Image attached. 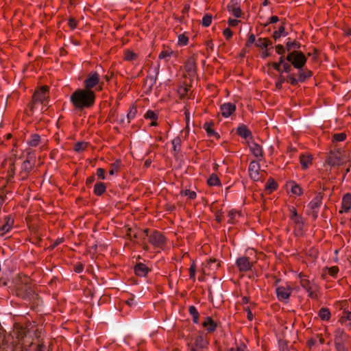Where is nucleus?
Returning a JSON list of instances; mask_svg holds the SVG:
<instances>
[{"mask_svg":"<svg viewBox=\"0 0 351 351\" xmlns=\"http://www.w3.org/2000/svg\"><path fill=\"white\" fill-rule=\"evenodd\" d=\"M96 95L94 90L84 88L75 90L70 97V101L74 108L77 110L88 109L94 106Z\"/></svg>","mask_w":351,"mask_h":351,"instance_id":"1","label":"nucleus"},{"mask_svg":"<svg viewBox=\"0 0 351 351\" xmlns=\"http://www.w3.org/2000/svg\"><path fill=\"white\" fill-rule=\"evenodd\" d=\"M103 82L100 81L99 75L97 72L90 73L84 81V89L93 90L95 88L97 90H101Z\"/></svg>","mask_w":351,"mask_h":351,"instance_id":"2","label":"nucleus"},{"mask_svg":"<svg viewBox=\"0 0 351 351\" xmlns=\"http://www.w3.org/2000/svg\"><path fill=\"white\" fill-rule=\"evenodd\" d=\"M287 60L290 62L294 68L300 69L305 65L307 59L302 52L293 51L288 54Z\"/></svg>","mask_w":351,"mask_h":351,"instance_id":"3","label":"nucleus"},{"mask_svg":"<svg viewBox=\"0 0 351 351\" xmlns=\"http://www.w3.org/2000/svg\"><path fill=\"white\" fill-rule=\"evenodd\" d=\"M300 283L303 289H304L310 298H316L317 297V285L312 281H310L305 275L300 274Z\"/></svg>","mask_w":351,"mask_h":351,"instance_id":"4","label":"nucleus"},{"mask_svg":"<svg viewBox=\"0 0 351 351\" xmlns=\"http://www.w3.org/2000/svg\"><path fill=\"white\" fill-rule=\"evenodd\" d=\"M149 230L145 229L144 233L149 237V242L155 247H162L166 242L165 237L158 231H153L149 235Z\"/></svg>","mask_w":351,"mask_h":351,"instance_id":"5","label":"nucleus"},{"mask_svg":"<svg viewBox=\"0 0 351 351\" xmlns=\"http://www.w3.org/2000/svg\"><path fill=\"white\" fill-rule=\"evenodd\" d=\"M292 292V288L288 284L278 286L276 289V296L280 301H286L289 299Z\"/></svg>","mask_w":351,"mask_h":351,"instance_id":"6","label":"nucleus"},{"mask_svg":"<svg viewBox=\"0 0 351 351\" xmlns=\"http://www.w3.org/2000/svg\"><path fill=\"white\" fill-rule=\"evenodd\" d=\"M249 175L254 181H258L262 176L258 161H252L248 168Z\"/></svg>","mask_w":351,"mask_h":351,"instance_id":"7","label":"nucleus"},{"mask_svg":"<svg viewBox=\"0 0 351 351\" xmlns=\"http://www.w3.org/2000/svg\"><path fill=\"white\" fill-rule=\"evenodd\" d=\"M342 153L339 151H331L328 157L327 162L330 166L340 165L343 162Z\"/></svg>","mask_w":351,"mask_h":351,"instance_id":"8","label":"nucleus"},{"mask_svg":"<svg viewBox=\"0 0 351 351\" xmlns=\"http://www.w3.org/2000/svg\"><path fill=\"white\" fill-rule=\"evenodd\" d=\"M48 86H45L36 90L33 95V101L34 103L39 102L43 104L48 98Z\"/></svg>","mask_w":351,"mask_h":351,"instance_id":"9","label":"nucleus"},{"mask_svg":"<svg viewBox=\"0 0 351 351\" xmlns=\"http://www.w3.org/2000/svg\"><path fill=\"white\" fill-rule=\"evenodd\" d=\"M227 9L228 12H231L237 18L241 17L243 14L240 8L239 0H231L227 5Z\"/></svg>","mask_w":351,"mask_h":351,"instance_id":"10","label":"nucleus"},{"mask_svg":"<svg viewBox=\"0 0 351 351\" xmlns=\"http://www.w3.org/2000/svg\"><path fill=\"white\" fill-rule=\"evenodd\" d=\"M237 265L240 271L246 272L251 269L253 263L246 256L239 258L236 261Z\"/></svg>","mask_w":351,"mask_h":351,"instance_id":"11","label":"nucleus"},{"mask_svg":"<svg viewBox=\"0 0 351 351\" xmlns=\"http://www.w3.org/2000/svg\"><path fill=\"white\" fill-rule=\"evenodd\" d=\"M322 204V197L315 196L308 204V208L311 210V214L314 218L317 217L318 210Z\"/></svg>","mask_w":351,"mask_h":351,"instance_id":"12","label":"nucleus"},{"mask_svg":"<svg viewBox=\"0 0 351 351\" xmlns=\"http://www.w3.org/2000/svg\"><path fill=\"white\" fill-rule=\"evenodd\" d=\"M221 115L225 117H229L236 110V106L230 102L224 103L220 107Z\"/></svg>","mask_w":351,"mask_h":351,"instance_id":"13","label":"nucleus"},{"mask_svg":"<svg viewBox=\"0 0 351 351\" xmlns=\"http://www.w3.org/2000/svg\"><path fill=\"white\" fill-rule=\"evenodd\" d=\"M291 223L294 226V231L297 235H301L302 234V230L304 226V221L300 215L290 219Z\"/></svg>","mask_w":351,"mask_h":351,"instance_id":"14","label":"nucleus"},{"mask_svg":"<svg viewBox=\"0 0 351 351\" xmlns=\"http://www.w3.org/2000/svg\"><path fill=\"white\" fill-rule=\"evenodd\" d=\"M34 156L29 153L27 159L22 164V171L25 173H29L34 166Z\"/></svg>","mask_w":351,"mask_h":351,"instance_id":"15","label":"nucleus"},{"mask_svg":"<svg viewBox=\"0 0 351 351\" xmlns=\"http://www.w3.org/2000/svg\"><path fill=\"white\" fill-rule=\"evenodd\" d=\"M349 336L343 329L338 328L335 332V344L337 343H347Z\"/></svg>","mask_w":351,"mask_h":351,"instance_id":"16","label":"nucleus"},{"mask_svg":"<svg viewBox=\"0 0 351 351\" xmlns=\"http://www.w3.org/2000/svg\"><path fill=\"white\" fill-rule=\"evenodd\" d=\"M202 326L208 332H213L216 330L217 324L210 317H206L202 322Z\"/></svg>","mask_w":351,"mask_h":351,"instance_id":"17","label":"nucleus"},{"mask_svg":"<svg viewBox=\"0 0 351 351\" xmlns=\"http://www.w3.org/2000/svg\"><path fill=\"white\" fill-rule=\"evenodd\" d=\"M249 147L250 152L256 158L261 159L263 157V149L260 145L256 142H251L249 143Z\"/></svg>","mask_w":351,"mask_h":351,"instance_id":"18","label":"nucleus"},{"mask_svg":"<svg viewBox=\"0 0 351 351\" xmlns=\"http://www.w3.org/2000/svg\"><path fill=\"white\" fill-rule=\"evenodd\" d=\"M149 271V268L143 263H138L134 267L135 274L140 277H145Z\"/></svg>","mask_w":351,"mask_h":351,"instance_id":"19","label":"nucleus"},{"mask_svg":"<svg viewBox=\"0 0 351 351\" xmlns=\"http://www.w3.org/2000/svg\"><path fill=\"white\" fill-rule=\"evenodd\" d=\"M351 208V194H345L342 199L341 212H348Z\"/></svg>","mask_w":351,"mask_h":351,"instance_id":"20","label":"nucleus"},{"mask_svg":"<svg viewBox=\"0 0 351 351\" xmlns=\"http://www.w3.org/2000/svg\"><path fill=\"white\" fill-rule=\"evenodd\" d=\"M4 221L5 224L1 226V236L3 234L9 232V230L12 228V226L14 224V219L10 215H7L4 217Z\"/></svg>","mask_w":351,"mask_h":351,"instance_id":"21","label":"nucleus"},{"mask_svg":"<svg viewBox=\"0 0 351 351\" xmlns=\"http://www.w3.org/2000/svg\"><path fill=\"white\" fill-rule=\"evenodd\" d=\"M272 45L271 41L267 38H259L256 41L255 45L261 49H267V47Z\"/></svg>","mask_w":351,"mask_h":351,"instance_id":"22","label":"nucleus"},{"mask_svg":"<svg viewBox=\"0 0 351 351\" xmlns=\"http://www.w3.org/2000/svg\"><path fill=\"white\" fill-rule=\"evenodd\" d=\"M174 51L171 49H165L159 54L158 58L160 60H164L165 62H168L169 58L174 55Z\"/></svg>","mask_w":351,"mask_h":351,"instance_id":"23","label":"nucleus"},{"mask_svg":"<svg viewBox=\"0 0 351 351\" xmlns=\"http://www.w3.org/2000/svg\"><path fill=\"white\" fill-rule=\"evenodd\" d=\"M278 184L273 178L268 179L265 186V190L271 193L277 189Z\"/></svg>","mask_w":351,"mask_h":351,"instance_id":"24","label":"nucleus"},{"mask_svg":"<svg viewBox=\"0 0 351 351\" xmlns=\"http://www.w3.org/2000/svg\"><path fill=\"white\" fill-rule=\"evenodd\" d=\"M312 75V72L308 69H298V80L301 82H304L306 79Z\"/></svg>","mask_w":351,"mask_h":351,"instance_id":"25","label":"nucleus"},{"mask_svg":"<svg viewBox=\"0 0 351 351\" xmlns=\"http://www.w3.org/2000/svg\"><path fill=\"white\" fill-rule=\"evenodd\" d=\"M300 164L303 169H307L312 164V157L310 155L300 156Z\"/></svg>","mask_w":351,"mask_h":351,"instance_id":"26","label":"nucleus"},{"mask_svg":"<svg viewBox=\"0 0 351 351\" xmlns=\"http://www.w3.org/2000/svg\"><path fill=\"white\" fill-rule=\"evenodd\" d=\"M121 167V161L119 159L116 160L115 162L110 165V169L109 170V174L110 176H113L115 173H118Z\"/></svg>","mask_w":351,"mask_h":351,"instance_id":"27","label":"nucleus"},{"mask_svg":"<svg viewBox=\"0 0 351 351\" xmlns=\"http://www.w3.org/2000/svg\"><path fill=\"white\" fill-rule=\"evenodd\" d=\"M237 134L242 138H247L251 136L250 131L247 129V126L241 125L237 128Z\"/></svg>","mask_w":351,"mask_h":351,"instance_id":"28","label":"nucleus"},{"mask_svg":"<svg viewBox=\"0 0 351 351\" xmlns=\"http://www.w3.org/2000/svg\"><path fill=\"white\" fill-rule=\"evenodd\" d=\"M106 187L102 182L96 183L94 186V193L97 195H101L106 191Z\"/></svg>","mask_w":351,"mask_h":351,"instance_id":"29","label":"nucleus"},{"mask_svg":"<svg viewBox=\"0 0 351 351\" xmlns=\"http://www.w3.org/2000/svg\"><path fill=\"white\" fill-rule=\"evenodd\" d=\"M319 317L322 320H329L330 318V312L326 308H322L319 311Z\"/></svg>","mask_w":351,"mask_h":351,"instance_id":"30","label":"nucleus"},{"mask_svg":"<svg viewBox=\"0 0 351 351\" xmlns=\"http://www.w3.org/2000/svg\"><path fill=\"white\" fill-rule=\"evenodd\" d=\"M195 344L197 347L203 348L207 345V341L205 339L204 335H199L196 337L195 340Z\"/></svg>","mask_w":351,"mask_h":351,"instance_id":"31","label":"nucleus"},{"mask_svg":"<svg viewBox=\"0 0 351 351\" xmlns=\"http://www.w3.org/2000/svg\"><path fill=\"white\" fill-rule=\"evenodd\" d=\"M173 145V149L176 153H178L180 151L181 147V138L180 136L175 137L171 141Z\"/></svg>","mask_w":351,"mask_h":351,"instance_id":"32","label":"nucleus"},{"mask_svg":"<svg viewBox=\"0 0 351 351\" xmlns=\"http://www.w3.org/2000/svg\"><path fill=\"white\" fill-rule=\"evenodd\" d=\"M40 141V137L38 134H33L31 136L29 140L27 141V144L31 147H36Z\"/></svg>","mask_w":351,"mask_h":351,"instance_id":"33","label":"nucleus"},{"mask_svg":"<svg viewBox=\"0 0 351 351\" xmlns=\"http://www.w3.org/2000/svg\"><path fill=\"white\" fill-rule=\"evenodd\" d=\"M290 190L291 192L296 195H300L302 193V191L301 187L295 184V182H292L289 184Z\"/></svg>","mask_w":351,"mask_h":351,"instance_id":"34","label":"nucleus"},{"mask_svg":"<svg viewBox=\"0 0 351 351\" xmlns=\"http://www.w3.org/2000/svg\"><path fill=\"white\" fill-rule=\"evenodd\" d=\"M204 128L206 130L208 136H215L217 138H219V135L211 128V124L206 123L204 125Z\"/></svg>","mask_w":351,"mask_h":351,"instance_id":"35","label":"nucleus"},{"mask_svg":"<svg viewBox=\"0 0 351 351\" xmlns=\"http://www.w3.org/2000/svg\"><path fill=\"white\" fill-rule=\"evenodd\" d=\"M189 312L193 316V322L197 324L199 319V313L197 308L194 306H191L189 308Z\"/></svg>","mask_w":351,"mask_h":351,"instance_id":"36","label":"nucleus"},{"mask_svg":"<svg viewBox=\"0 0 351 351\" xmlns=\"http://www.w3.org/2000/svg\"><path fill=\"white\" fill-rule=\"evenodd\" d=\"M207 182L209 186H217L220 184V180L215 174H212L208 178Z\"/></svg>","mask_w":351,"mask_h":351,"instance_id":"37","label":"nucleus"},{"mask_svg":"<svg viewBox=\"0 0 351 351\" xmlns=\"http://www.w3.org/2000/svg\"><path fill=\"white\" fill-rule=\"evenodd\" d=\"M206 267H208L210 270L214 271L219 267V263L215 258H210L207 263Z\"/></svg>","mask_w":351,"mask_h":351,"instance_id":"38","label":"nucleus"},{"mask_svg":"<svg viewBox=\"0 0 351 351\" xmlns=\"http://www.w3.org/2000/svg\"><path fill=\"white\" fill-rule=\"evenodd\" d=\"M137 113V109L135 106H132L130 108L129 111L127 114V117L128 119V122L130 123L132 119H133Z\"/></svg>","mask_w":351,"mask_h":351,"instance_id":"39","label":"nucleus"},{"mask_svg":"<svg viewBox=\"0 0 351 351\" xmlns=\"http://www.w3.org/2000/svg\"><path fill=\"white\" fill-rule=\"evenodd\" d=\"M28 281H29V278L27 277H25L24 278L25 285L22 286V285H16L17 290L27 292L28 290L29 289V286L28 285Z\"/></svg>","mask_w":351,"mask_h":351,"instance_id":"40","label":"nucleus"},{"mask_svg":"<svg viewBox=\"0 0 351 351\" xmlns=\"http://www.w3.org/2000/svg\"><path fill=\"white\" fill-rule=\"evenodd\" d=\"M346 343H335V346L337 351H350V348Z\"/></svg>","mask_w":351,"mask_h":351,"instance_id":"41","label":"nucleus"},{"mask_svg":"<svg viewBox=\"0 0 351 351\" xmlns=\"http://www.w3.org/2000/svg\"><path fill=\"white\" fill-rule=\"evenodd\" d=\"M212 16L210 14H206L202 21V24L204 27H208L212 23Z\"/></svg>","mask_w":351,"mask_h":351,"instance_id":"42","label":"nucleus"},{"mask_svg":"<svg viewBox=\"0 0 351 351\" xmlns=\"http://www.w3.org/2000/svg\"><path fill=\"white\" fill-rule=\"evenodd\" d=\"M285 27L282 25L279 27L278 30L275 31L273 34V37L275 40L278 39L281 36H285Z\"/></svg>","mask_w":351,"mask_h":351,"instance_id":"43","label":"nucleus"},{"mask_svg":"<svg viewBox=\"0 0 351 351\" xmlns=\"http://www.w3.org/2000/svg\"><path fill=\"white\" fill-rule=\"evenodd\" d=\"M181 195L187 196L191 199H194L196 197V193L190 190L182 191Z\"/></svg>","mask_w":351,"mask_h":351,"instance_id":"44","label":"nucleus"},{"mask_svg":"<svg viewBox=\"0 0 351 351\" xmlns=\"http://www.w3.org/2000/svg\"><path fill=\"white\" fill-rule=\"evenodd\" d=\"M136 54L132 51H127L125 53V60L128 61L134 60L136 58Z\"/></svg>","mask_w":351,"mask_h":351,"instance_id":"45","label":"nucleus"},{"mask_svg":"<svg viewBox=\"0 0 351 351\" xmlns=\"http://www.w3.org/2000/svg\"><path fill=\"white\" fill-rule=\"evenodd\" d=\"M346 135L345 133L335 134L332 136L333 141L337 142L343 141L346 139Z\"/></svg>","mask_w":351,"mask_h":351,"instance_id":"46","label":"nucleus"},{"mask_svg":"<svg viewBox=\"0 0 351 351\" xmlns=\"http://www.w3.org/2000/svg\"><path fill=\"white\" fill-rule=\"evenodd\" d=\"M87 146V143L84 142H78L75 145L74 149L76 152H81L84 150Z\"/></svg>","mask_w":351,"mask_h":351,"instance_id":"47","label":"nucleus"},{"mask_svg":"<svg viewBox=\"0 0 351 351\" xmlns=\"http://www.w3.org/2000/svg\"><path fill=\"white\" fill-rule=\"evenodd\" d=\"M144 117L145 119H149L152 120H156L158 119L157 114L153 110H148Z\"/></svg>","mask_w":351,"mask_h":351,"instance_id":"48","label":"nucleus"},{"mask_svg":"<svg viewBox=\"0 0 351 351\" xmlns=\"http://www.w3.org/2000/svg\"><path fill=\"white\" fill-rule=\"evenodd\" d=\"M239 213L236 211V210H230L228 213V217H229V219H228V222L229 223H234V219L236 217L237 215H239Z\"/></svg>","mask_w":351,"mask_h":351,"instance_id":"49","label":"nucleus"},{"mask_svg":"<svg viewBox=\"0 0 351 351\" xmlns=\"http://www.w3.org/2000/svg\"><path fill=\"white\" fill-rule=\"evenodd\" d=\"M188 37L184 34H180L178 36V43L180 45H186L188 43Z\"/></svg>","mask_w":351,"mask_h":351,"instance_id":"50","label":"nucleus"},{"mask_svg":"<svg viewBox=\"0 0 351 351\" xmlns=\"http://www.w3.org/2000/svg\"><path fill=\"white\" fill-rule=\"evenodd\" d=\"M256 37H255V36H254L253 34H250V35H249V36H248V39H247V42H246L245 45H246V47H250V46H251V45H252L253 43H255V44H256Z\"/></svg>","mask_w":351,"mask_h":351,"instance_id":"51","label":"nucleus"},{"mask_svg":"<svg viewBox=\"0 0 351 351\" xmlns=\"http://www.w3.org/2000/svg\"><path fill=\"white\" fill-rule=\"evenodd\" d=\"M328 274L332 277H335L339 272V268L337 266H332L331 267H329L328 268Z\"/></svg>","mask_w":351,"mask_h":351,"instance_id":"52","label":"nucleus"},{"mask_svg":"<svg viewBox=\"0 0 351 351\" xmlns=\"http://www.w3.org/2000/svg\"><path fill=\"white\" fill-rule=\"evenodd\" d=\"M300 45L295 41H288L287 43V50L289 51L292 48H299Z\"/></svg>","mask_w":351,"mask_h":351,"instance_id":"53","label":"nucleus"},{"mask_svg":"<svg viewBox=\"0 0 351 351\" xmlns=\"http://www.w3.org/2000/svg\"><path fill=\"white\" fill-rule=\"evenodd\" d=\"M195 271H196V265L194 263H193L191 265L190 268H189L190 278L195 279Z\"/></svg>","mask_w":351,"mask_h":351,"instance_id":"54","label":"nucleus"},{"mask_svg":"<svg viewBox=\"0 0 351 351\" xmlns=\"http://www.w3.org/2000/svg\"><path fill=\"white\" fill-rule=\"evenodd\" d=\"M186 70L188 71H195V64L193 60H190L188 61L186 65Z\"/></svg>","mask_w":351,"mask_h":351,"instance_id":"55","label":"nucleus"},{"mask_svg":"<svg viewBox=\"0 0 351 351\" xmlns=\"http://www.w3.org/2000/svg\"><path fill=\"white\" fill-rule=\"evenodd\" d=\"M223 34L227 40H230L232 36V32L230 28H226L223 30Z\"/></svg>","mask_w":351,"mask_h":351,"instance_id":"56","label":"nucleus"},{"mask_svg":"<svg viewBox=\"0 0 351 351\" xmlns=\"http://www.w3.org/2000/svg\"><path fill=\"white\" fill-rule=\"evenodd\" d=\"M287 80L290 82L291 85H296L298 82V78L296 79L293 75H289L287 77Z\"/></svg>","mask_w":351,"mask_h":351,"instance_id":"57","label":"nucleus"},{"mask_svg":"<svg viewBox=\"0 0 351 351\" xmlns=\"http://www.w3.org/2000/svg\"><path fill=\"white\" fill-rule=\"evenodd\" d=\"M105 170L102 168H99L97 170V176L99 178L104 180L105 179Z\"/></svg>","mask_w":351,"mask_h":351,"instance_id":"58","label":"nucleus"},{"mask_svg":"<svg viewBox=\"0 0 351 351\" xmlns=\"http://www.w3.org/2000/svg\"><path fill=\"white\" fill-rule=\"evenodd\" d=\"M285 82V78L282 76H280L276 82V86L278 89H280L282 88V85Z\"/></svg>","mask_w":351,"mask_h":351,"instance_id":"59","label":"nucleus"},{"mask_svg":"<svg viewBox=\"0 0 351 351\" xmlns=\"http://www.w3.org/2000/svg\"><path fill=\"white\" fill-rule=\"evenodd\" d=\"M298 215H299L298 214L296 209L293 206L289 208V218L290 219H291L293 217H295Z\"/></svg>","mask_w":351,"mask_h":351,"instance_id":"60","label":"nucleus"},{"mask_svg":"<svg viewBox=\"0 0 351 351\" xmlns=\"http://www.w3.org/2000/svg\"><path fill=\"white\" fill-rule=\"evenodd\" d=\"M229 351H247L245 344L241 343L237 348H231Z\"/></svg>","mask_w":351,"mask_h":351,"instance_id":"61","label":"nucleus"},{"mask_svg":"<svg viewBox=\"0 0 351 351\" xmlns=\"http://www.w3.org/2000/svg\"><path fill=\"white\" fill-rule=\"evenodd\" d=\"M68 25L71 29H75L77 27V21L73 18L69 19Z\"/></svg>","mask_w":351,"mask_h":351,"instance_id":"62","label":"nucleus"},{"mask_svg":"<svg viewBox=\"0 0 351 351\" xmlns=\"http://www.w3.org/2000/svg\"><path fill=\"white\" fill-rule=\"evenodd\" d=\"M276 51L278 54L282 55L285 52L284 47L281 45H278L276 46Z\"/></svg>","mask_w":351,"mask_h":351,"instance_id":"63","label":"nucleus"},{"mask_svg":"<svg viewBox=\"0 0 351 351\" xmlns=\"http://www.w3.org/2000/svg\"><path fill=\"white\" fill-rule=\"evenodd\" d=\"M344 319L351 321V312L347 311L343 313V315L341 317V320L343 321Z\"/></svg>","mask_w":351,"mask_h":351,"instance_id":"64","label":"nucleus"}]
</instances>
